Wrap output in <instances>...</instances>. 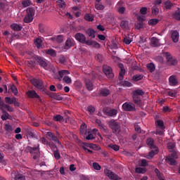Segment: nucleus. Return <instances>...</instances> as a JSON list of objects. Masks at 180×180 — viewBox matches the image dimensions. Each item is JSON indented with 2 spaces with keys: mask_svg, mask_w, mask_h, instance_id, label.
<instances>
[{
  "mask_svg": "<svg viewBox=\"0 0 180 180\" xmlns=\"http://www.w3.org/2000/svg\"><path fill=\"white\" fill-rule=\"evenodd\" d=\"M155 125L158 129H160V130H165V126H164V121L159 120L155 122Z\"/></svg>",
  "mask_w": 180,
  "mask_h": 180,
  "instance_id": "27",
  "label": "nucleus"
},
{
  "mask_svg": "<svg viewBox=\"0 0 180 180\" xmlns=\"http://www.w3.org/2000/svg\"><path fill=\"white\" fill-rule=\"evenodd\" d=\"M64 39V37L63 35H58L57 37H52L51 38V40L54 41L56 40L58 43H61L63 40Z\"/></svg>",
  "mask_w": 180,
  "mask_h": 180,
  "instance_id": "41",
  "label": "nucleus"
},
{
  "mask_svg": "<svg viewBox=\"0 0 180 180\" xmlns=\"http://www.w3.org/2000/svg\"><path fill=\"white\" fill-rule=\"evenodd\" d=\"M21 4L24 8H27V6L32 5V1H30V0H23Z\"/></svg>",
  "mask_w": 180,
  "mask_h": 180,
  "instance_id": "43",
  "label": "nucleus"
},
{
  "mask_svg": "<svg viewBox=\"0 0 180 180\" xmlns=\"http://www.w3.org/2000/svg\"><path fill=\"white\" fill-rule=\"evenodd\" d=\"M163 8H165L167 10H171L174 8V4H172L169 0L166 1L163 4Z\"/></svg>",
  "mask_w": 180,
  "mask_h": 180,
  "instance_id": "28",
  "label": "nucleus"
},
{
  "mask_svg": "<svg viewBox=\"0 0 180 180\" xmlns=\"http://www.w3.org/2000/svg\"><path fill=\"white\" fill-rule=\"evenodd\" d=\"M36 12V10H34V8L33 7H29L26 9V15L23 19L24 23H31V22H33L34 13Z\"/></svg>",
  "mask_w": 180,
  "mask_h": 180,
  "instance_id": "4",
  "label": "nucleus"
},
{
  "mask_svg": "<svg viewBox=\"0 0 180 180\" xmlns=\"http://www.w3.org/2000/svg\"><path fill=\"white\" fill-rule=\"evenodd\" d=\"M103 72H104L105 75H106L107 78H113V71L112 70V68L104 65L103 66Z\"/></svg>",
  "mask_w": 180,
  "mask_h": 180,
  "instance_id": "10",
  "label": "nucleus"
},
{
  "mask_svg": "<svg viewBox=\"0 0 180 180\" xmlns=\"http://www.w3.org/2000/svg\"><path fill=\"white\" fill-rule=\"evenodd\" d=\"M84 19L87 22H93V20H94V15H92L89 14V13H86V15H84Z\"/></svg>",
  "mask_w": 180,
  "mask_h": 180,
  "instance_id": "39",
  "label": "nucleus"
},
{
  "mask_svg": "<svg viewBox=\"0 0 180 180\" xmlns=\"http://www.w3.org/2000/svg\"><path fill=\"white\" fill-rule=\"evenodd\" d=\"M27 95L28 98H31L32 99H34V98H37V99L41 101V99H40V96H39L37 94V93H36V91H34V90L28 91L27 92Z\"/></svg>",
  "mask_w": 180,
  "mask_h": 180,
  "instance_id": "16",
  "label": "nucleus"
},
{
  "mask_svg": "<svg viewBox=\"0 0 180 180\" xmlns=\"http://www.w3.org/2000/svg\"><path fill=\"white\" fill-rule=\"evenodd\" d=\"M11 27L15 32H20V30H22V26L19 25H18L16 23L12 24L11 25Z\"/></svg>",
  "mask_w": 180,
  "mask_h": 180,
  "instance_id": "30",
  "label": "nucleus"
},
{
  "mask_svg": "<svg viewBox=\"0 0 180 180\" xmlns=\"http://www.w3.org/2000/svg\"><path fill=\"white\" fill-rule=\"evenodd\" d=\"M105 175L112 180H122V178L110 170L105 171Z\"/></svg>",
  "mask_w": 180,
  "mask_h": 180,
  "instance_id": "13",
  "label": "nucleus"
},
{
  "mask_svg": "<svg viewBox=\"0 0 180 180\" xmlns=\"http://www.w3.org/2000/svg\"><path fill=\"white\" fill-rule=\"evenodd\" d=\"M146 67L150 72H154L155 71V65L153 63L147 64Z\"/></svg>",
  "mask_w": 180,
  "mask_h": 180,
  "instance_id": "33",
  "label": "nucleus"
},
{
  "mask_svg": "<svg viewBox=\"0 0 180 180\" xmlns=\"http://www.w3.org/2000/svg\"><path fill=\"white\" fill-rule=\"evenodd\" d=\"M46 138L48 140H50L51 141H54L55 143H57V144H61V141L58 139L57 136L54 134V133L51 131L46 132Z\"/></svg>",
  "mask_w": 180,
  "mask_h": 180,
  "instance_id": "11",
  "label": "nucleus"
},
{
  "mask_svg": "<svg viewBox=\"0 0 180 180\" xmlns=\"http://www.w3.org/2000/svg\"><path fill=\"white\" fill-rule=\"evenodd\" d=\"M34 44L37 49H41L43 47V39L41 37L35 38L34 39Z\"/></svg>",
  "mask_w": 180,
  "mask_h": 180,
  "instance_id": "20",
  "label": "nucleus"
},
{
  "mask_svg": "<svg viewBox=\"0 0 180 180\" xmlns=\"http://www.w3.org/2000/svg\"><path fill=\"white\" fill-rule=\"evenodd\" d=\"M49 71H51L52 72V76L53 77V78L55 79H58L59 81H61V79H63V77H64V75H67V74H68V70H59L57 72V70H56V68H54V66L51 65L50 66V69Z\"/></svg>",
  "mask_w": 180,
  "mask_h": 180,
  "instance_id": "2",
  "label": "nucleus"
},
{
  "mask_svg": "<svg viewBox=\"0 0 180 180\" xmlns=\"http://www.w3.org/2000/svg\"><path fill=\"white\" fill-rule=\"evenodd\" d=\"M9 89H11L14 95H18V88H16V86H15L14 84L11 85L9 86Z\"/></svg>",
  "mask_w": 180,
  "mask_h": 180,
  "instance_id": "51",
  "label": "nucleus"
},
{
  "mask_svg": "<svg viewBox=\"0 0 180 180\" xmlns=\"http://www.w3.org/2000/svg\"><path fill=\"white\" fill-rule=\"evenodd\" d=\"M4 108H8V112H13V108L11 107V105L8 104H6L2 98L0 96V109H4Z\"/></svg>",
  "mask_w": 180,
  "mask_h": 180,
  "instance_id": "17",
  "label": "nucleus"
},
{
  "mask_svg": "<svg viewBox=\"0 0 180 180\" xmlns=\"http://www.w3.org/2000/svg\"><path fill=\"white\" fill-rule=\"evenodd\" d=\"M31 83L37 89H39L40 91H44V84L43 83V80L40 79H31Z\"/></svg>",
  "mask_w": 180,
  "mask_h": 180,
  "instance_id": "7",
  "label": "nucleus"
},
{
  "mask_svg": "<svg viewBox=\"0 0 180 180\" xmlns=\"http://www.w3.org/2000/svg\"><path fill=\"white\" fill-rule=\"evenodd\" d=\"M117 11L120 15H123L124 14V12L126 11V8L124 7H118L117 8Z\"/></svg>",
  "mask_w": 180,
  "mask_h": 180,
  "instance_id": "59",
  "label": "nucleus"
},
{
  "mask_svg": "<svg viewBox=\"0 0 180 180\" xmlns=\"http://www.w3.org/2000/svg\"><path fill=\"white\" fill-rule=\"evenodd\" d=\"M46 94L48 95V96H50V98H52V99H55L56 101H63V99H64L61 95L57 93H53L51 91H46Z\"/></svg>",
  "mask_w": 180,
  "mask_h": 180,
  "instance_id": "12",
  "label": "nucleus"
},
{
  "mask_svg": "<svg viewBox=\"0 0 180 180\" xmlns=\"http://www.w3.org/2000/svg\"><path fill=\"white\" fill-rule=\"evenodd\" d=\"M57 4L58 5L59 8H64L65 6H67V4H65V1L64 0H58Z\"/></svg>",
  "mask_w": 180,
  "mask_h": 180,
  "instance_id": "46",
  "label": "nucleus"
},
{
  "mask_svg": "<svg viewBox=\"0 0 180 180\" xmlns=\"http://www.w3.org/2000/svg\"><path fill=\"white\" fill-rule=\"evenodd\" d=\"M172 40L174 43H178L179 40V32L178 31L174 30L172 32Z\"/></svg>",
  "mask_w": 180,
  "mask_h": 180,
  "instance_id": "24",
  "label": "nucleus"
},
{
  "mask_svg": "<svg viewBox=\"0 0 180 180\" xmlns=\"http://www.w3.org/2000/svg\"><path fill=\"white\" fill-rule=\"evenodd\" d=\"M35 61L40 65V67H42V68H44V70H49V63L46 61V59L37 56L35 58Z\"/></svg>",
  "mask_w": 180,
  "mask_h": 180,
  "instance_id": "8",
  "label": "nucleus"
},
{
  "mask_svg": "<svg viewBox=\"0 0 180 180\" xmlns=\"http://www.w3.org/2000/svg\"><path fill=\"white\" fill-rule=\"evenodd\" d=\"M100 94L102 96H108V95L110 94V91H109L108 89H102Z\"/></svg>",
  "mask_w": 180,
  "mask_h": 180,
  "instance_id": "38",
  "label": "nucleus"
},
{
  "mask_svg": "<svg viewBox=\"0 0 180 180\" xmlns=\"http://www.w3.org/2000/svg\"><path fill=\"white\" fill-rule=\"evenodd\" d=\"M75 38L77 41H79V43H82V44H84V43H85V40H86V37H85L84 34L79 32L75 35Z\"/></svg>",
  "mask_w": 180,
  "mask_h": 180,
  "instance_id": "14",
  "label": "nucleus"
},
{
  "mask_svg": "<svg viewBox=\"0 0 180 180\" xmlns=\"http://www.w3.org/2000/svg\"><path fill=\"white\" fill-rule=\"evenodd\" d=\"M120 26H121L122 29H127V27L129 26V22L122 21L120 23Z\"/></svg>",
  "mask_w": 180,
  "mask_h": 180,
  "instance_id": "61",
  "label": "nucleus"
},
{
  "mask_svg": "<svg viewBox=\"0 0 180 180\" xmlns=\"http://www.w3.org/2000/svg\"><path fill=\"white\" fill-rule=\"evenodd\" d=\"M27 136L30 137V139H37V136L31 130H28L27 132Z\"/></svg>",
  "mask_w": 180,
  "mask_h": 180,
  "instance_id": "56",
  "label": "nucleus"
},
{
  "mask_svg": "<svg viewBox=\"0 0 180 180\" xmlns=\"http://www.w3.org/2000/svg\"><path fill=\"white\" fill-rule=\"evenodd\" d=\"M63 82H65V84H71V82H72L71 77L68 76H64L63 78Z\"/></svg>",
  "mask_w": 180,
  "mask_h": 180,
  "instance_id": "54",
  "label": "nucleus"
},
{
  "mask_svg": "<svg viewBox=\"0 0 180 180\" xmlns=\"http://www.w3.org/2000/svg\"><path fill=\"white\" fill-rule=\"evenodd\" d=\"M171 154L169 155L167 157H170L171 158H173L174 160H176V158H178V155H176V152L172 150L170 151Z\"/></svg>",
  "mask_w": 180,
  "mask_h": 180,
  "instance_id": "60",
  "label": "nucleus"
},
{
  "mask_svg": "<svg viewBox=\"0 0 180 180\" xmlns=\"http://www.w3.org/2000/svg\"><path fill=\"white\" fill-rule=\"evenodd\" d=\"M53 157L56 158V160H60V158H61L58 149L53 150Z\"/></svg>",
  "mask_w": 180,
  "mask_h": 180,
  "instance_id": "48",
  "label": "nucleus"
},
{
  "mask_svg": "<svg viewBox=\"0 0 180 180\" xmlns=\"http://www.w3.org/2000/svg\"><path fill=\"white\" fill-rule=\"evenodd\" d=\"M146 168H143V167H136L135 169V172H136V174H146Z\"/></svg>",
  "mask_w": 180,
  "mask_h": 180,
  "instance_id": "50",
  "label": "nucleus"
},
{
  "mask_svg": "<svg viewBox=\"0 0 180 180\" xmlns=\"http://www.w3.org/2000/svg\"><path fill=\"white\" fill-rule=\"evenodd\" d=\"M58 60L60 64H65V62L67 61L65 56H64L63 55L59 56Z\"/></svg>",
  "mask_w": 180,
  "mask_h": 180,
  "instance_id": "42",
  "label": "nucleus"
},
{
  "mask_svg": "<svg viewBox=\"0 0 180 180\" xmlns=\"http://www.w3.org/2000/svg\"><path fill=\"white\" fill-rule=\"evenodd\" d=\"M40 146L38 145L37 146H27L26 148V152L27 153H30L32 155H34L33 156V160H37V158L39 155H40Z\"/></svg>",
  "mask_w": 180,
  "mask_h": 180,
  "instance_id": "5",
  "label": "nucleus"
},
{
  "mask_svg": "<svg viewBox=\"0 0 180 180\" xmlns=\"http://www.w3.org/2000/svg\"><path fill=\"white\" fill-rule=\"evenodd\" d=\"M80 133H82V134L86 133V124L85 123L82 124L80 127Z\"/></svg>",
  "mask_w": 180,
  "mask_h": 180,
  "instance_id": "53",
  "label": "nucleus"
},
{
  "mask_svg": "<svg viewBox=\"0 0 180 180\" xmlns=\"http://www.w3.org/2000/svg\"><path fill=\"white\" fill-rule=\"evenodd\" d=\"M108 127L111 129L113 134H119L122 131V127L120 126V123L117 122V121L115 120H111L108 122Z\"/></svg>",
  "mask_w": 180,
  "mask_h": 180,
  "instance_id": "3",
  "label": "nucleus"
},
{
  "mask_svg": "<svg viewBox=\"0 0 180 180\" xmlns=\"http://www.w3.org/2000/svg\"><path fill=\"white\" fill-rule=\"evenodd\" d=\"M158 22H160V20L158 18H153L148 21V25L150 26H155V25H157Z\"/></svg>",
  "mask_w": 180,
  "mask_h": 180,
  "instance_id": "35",
  "label": "nucleus"
},
{
  "mask_svg": "<svg viewBox=\"0 0 180 180\" xmlns=\"http://www.w3.org/2000/svg\"><path fill=\"white\" fill-rule=\"evenodd\" d=\"M54 122H59L60 123H64V117L61 115H56L53 116Z\"/></svg>",
  "mask_w": 180,
  "mask_h": 180,
  "instance_id": "29",
  "label": "nucleus"
},
{
  "mask_svg": "<svg viewBox=\"0 0 180 180\" xmlns=\"http://www.w3.org/2000/svg\"><path fill=\"white\" fill-rule=\"evenodd\" d=\"M15 99H16L15 97H5L4 98L6 103H8L9 105H13L15 102Z\"/></svg>",
  "mask_w": 180,
  "mask_h": 180,
  "instance_id": "34",
  "label": "nucleus"
},
{
  "mask_svg": "<svg viewBox=\"0 0 180 180\" xmlns=\"http://www.w3.org/2000/svg\"><path fill=\"white\" fill-rule=\"evenodd\" d=\"M86 34L91 37V39H95L96 37V32L92 28H89L86 30Z\"/></svg>",
  "mask_w": 180,
  "mask_h": 180,
  "instance_id": "23",
  "label": "nucleus"
},
{
  "mask_svg": "<svg viewBox=\"0 0 180 180\" xmlns=\"http://www.w3.org/2000/svg\"><path fill=\"white\" fill-rule=\"evenodd\" d=\"M108 147L114 150V151H119V150H120V146H119V145H116L113 143H110V145H108Z\"/></svg>",
  "mask_w": 180,
  "mask_h": 180,
  "instance_id": "44",
  "label": "nucleus"
},
{
  "mask_svg": "<svg viewBox=\"0 0 180 180\" xmlns=\"http://www.w3.org/2000/svg\"><path fill=\"white\" fill-rule=\"evenodd\" d=\"M46 54H48V56H51V57H56V56H57L56 50L51 49L46 50Z\"/></svg>",
  "mask_w": 180,
  "mask_h": 180,
  "instance_id": "31",
  "label": "nucleus"
},
{
  "mask_svg": "<svg viewBox=\"0 0 180 180\" xmlns=\"http://www.w3.org/2000/svg\"><path fill=\"white\" fill-rule=\"evenodd\" d=\"M159 12H160V10L158 9V6L157 5H154L152 7V14L157 15H158Z\"/></svg>",
  "mask_w": 180,
  "mask_h": 180,
  "instance_id": "40",
  "label": "nucleus"
},
{
  "mask_svg": "<svg viewBox=\"0 0 180 180\" xmlns=\"http://www.w3.org/2000/svg\"><path fill=\"white\" fill-rule=\"evenodd\" d=\"M107 115L110 117H113L114 116H116V115H117V111L115 109H112L107 112Z\"/></svg>",
  "mask_w": 180,
  "mask_h": 180,
  "instance_id": "37",
  "label": "nucleus"
},
{
  "mask_svg": "<svg viewBox=\"0 0 180 180\" xmlns=\"http://www.w3.org/2000/svg\"><path fill=\"white\" fill-rule=\"evenodd\" d=\"M26 178L22 174H18L15 177V180H25Z\"/></svg>",
  "mask_w": 180,
  "mask_h": 180,
  "instance_id": "64",
  "label": "nucleus"
},
{
  "mask_svg": "<svg viewBox=\"0 0 180 180\" xmlns=\"http://www.w3.org/2000/svg\"><path fill=\"white\" fill-rule=\"evenodd\" d=\"M165 57L167 59V65H176L178 64V60H176V58L172 57L171 53L169 52L165 53Z\"/></svg>",
  "mask_w": 180,
  "mask_h": 180,
  "instance_id": "6",
  "label": "nucleus"
},
{
  "mask_svg": "<svg viewBox=\"0 0 180 180\" xmlns=\"http://www.w3.org/2000/svg\"><path fill=\"white\" fill-rule=\"evenodd\" d=\"M95 8L97 11H103L105 6L102 5L101 3H95Z\"/></svg>",
  "mask_w": 180,
  "mask_h": 180,
  "instance_id": "45",
  "label": "nucleus"
},
{
  "mask_svg": "<svg viewBox=\"0 0 180 180\" xmlns=\"http://www.w3.org/2000/svg\"><path fill=\"white\" fill-rule=\"evenodd\" d=\"M75 45V41H74V39L68 38L65 41V49L66 50H68L71 49V47H74Z\"/></svg>",
  "mask_w": 180,
  "mask_h": 180,
  "instance_id": "15",
  "label": "nucleus"
},
{
  "mask_svg": "<svg viewBox=\"0 0 180 180\" xmlns=\"http://www.w3.org/2000/svg\"><path fill=\"white\" fill-rule=\"evenodd\" d=\"M122 109L125 112H134L136 111V105L126 102L122 105Z\"/></svg>",
  "mask_w": 180,
  "mask_h": 180,
  "instance_id": "9",
  "label": "nucleus"
},
{
  "mask_svg": "<svg viewBox=\"0 0 180 180\" xmlns=\"http://www.w3.org/2000/svg\"><path fill=\"white\" fill-rule=\"evenodd\" d=\"M131 41H133V40L129 39V37H124L123 39V42L127 45L130 44V43H131Z\"/></svg>",
  "mask_w": 180,
  "mask_h": 180,
  "instance_id": "63",
  "label": "nucleus"
},
{
  "mask_svg": "<svg viewBox=\"0 0 180 180\" xmlns=\"http://www.w3.org/2000/svg\"><path fill=\"white\" fill-rule=\"evenodd\" d=\"M143 78V75H136L134 76H133L132 79L133 81H141V79Z\"/></svg>",
  "mask_w": 180,
  "mask_h": 180,
  "instance_id": "58",
  "label": "nucleus"
},
{
  "mask_svg": "<svg viewBox=\"0 0 180 180\" xmlns=\"http://www.w3.org/2000/svg\"><path fill=\"white\" fill-rule=\"evenodd\" d=\"M146 143L147 146H148L149 148H158L155 144H154V139L153 138H148L146 140Z\"/></svg>",
  "mask_w": 180,
  "mask_h": 180,
  "instance_id": "26",
  "label": "nucleus"
},
{
  "mask_svg": "<svg viewBox=\"0 0 180 180\" xmlns=\"http://www.w3.org/2000/svg\"><path fill=\"white\" fill-rule=\"evenodd\" d=\"M96 123L97 124H98V126H99V127H100V129H101V130H103L104 131H106V128L105 127V125H103V124H102V122H101V120H98V119L96 120Z\"/></svg>",
  "mask_w": 180,
  "mask_h": 180,
  "instance_id": "49",
  "label": "nucleus"
},
{
  "mask_svg": "<svg viewBox=\"0 0 180 180\" xmlns=\"http://www.w3.org/2000/svg\"><path fill=\"white\" fill-rule=\"evenodd\" d=\"M144 95V91L141 89H136L134 91L132 99L135 105H137L139 107L143 106V103L141 102V97Z\"/></svg>",
  "mask_w": 180,
  "mask_h": 180,
  "instance_id": "1",
  "label": "nucleus"
},
{
  "mask_svg": "<svg viewBox=\"0 0 180 180\" xmlns=\"http://www.w3.org/2000/svg\"><path fill=\"white\" fill-rule=\"evenodd\" d=\"M150 46L152 47H160V46H161L160 44V39L155 37L150 38Z\"/></svg>",
  "mask_w": 180,
  "mask_h": 180,
  "instance_id": "19",
  "label": "nucleus"
},
{
  "mask_svg": "<svg viewBox=\"0 0 180 180\" xmlns=\"http://www.w3.org/2000/svg\"><path fill=\"white\" fill-rule=\"evenodd\" d=\"M6 110H8V108H1V110L2 111V113L4 115H2L1 117V119L3 121L8 120L9 119V113L6 112Z\"/></svg>",
  "mask_w": 180,
  "mask_h": 180,
  "instance_id": "25",
  "label": "nucleus"
},
{
  "mask_svg": "<svg viewBox=\"0 0 180 180\" xmlns=\"http://www.w3.org/2000/svg\"><path fill=\"white\" fill-rule=\"evenodd\" d=\"M85 85L87 91H93L94 89V82H92V80L89 79H86L85 81Z\"/></svg>",
  "mask_w": 180,
  "mask_h": 180,
  "instance_id": "21",
  "label": "nucleus"
},
{
  "mask_svg": "<svg viewBox=\"0 0 180 180\" xmlns=\"http://www.w3.org/2000/svg\"><path fill=\"white\" fill-rule=\"evenodd\" d=\"M169 82L171 86H176V85L178 84V79H176V76H170L169 77Z\"/></svg>",
  "mask_w": 180,
  "mask_h": 180,
  "instance_id": "22",
  "label": "nucleus"
},
{
  "mask_svg": "<svg viewBox=\"0 0 180 180\" xmlns=\"http://www.w3.org/2000/svg\"><path fill=\"white\" fill-rule=\"evenodd\" d=\"M6 6H8V5L6 3L0 2V11H2L3 12H6Z\"/></svg>",
  "mask_w": 180,
  "mask_h": 180,
  "instance_id": "55",
  "label": "nucleus"
},
{
  "mask_svg": "<svg viewBox=\"0 0 180 180\" xmlns=\"http://www.w3.org/2000/svg\"><path fill=\"white\" fill-rule=\"evenodd\" d=\"M150 151L146 155V158L151 160L154 155L158 154V148H152Z\"/></svg>",
  "mask_w": 180,
  "mask_h": 180,
  "instance_id": "18",
  "label": "nucleus"
},
{
  "mask_svg": "<svg viewBox=\"0 0 180 180\" xmlns=\"http://www.w3.org/2000/svg\"><path fill=\"white\" fill-rule=\"evenodd\" d=\"M6 131H8V133H11L12 131V126L6 124L4 127Z\"/></svg>",
  "mask_w": 180,
  "mask_h": 180,
  "instance_id": "62",
  "label": "nucleus"
},
{
  "mask_svg": "<svg viewBox=\"0 0 180 180\" xmlns=\"http://www.w3.org/2000/svg\"><path fill=\"white\" fill-rule=\"evenodd\" d=\"M166 161L167 164H169V165H176V160L175 159L171 158V157H167L166 158Z\"/></svg>",
  "mask_w": 180,
  "mask_h": 180,
  "instance_id": "32",
  "label": "nucleus"
},
{
  "mask_svg": "<svg viewBox=\"0 0 180 180\" xmlns=\"http://www.w3.org/2000/svg\"><path fill=\"white\" fill-rule=\"evenodd\" d=\"M155 173L157 175V177L158 178L159 180L162 179L164 178V175L160 172L158 169H155Z\"/></svg>",
  "mask_w": 180,
  "mask_h": 180,
  "instance_id": "47",
  "label": "nucleus"
},
{
  "mask_svg": "<svg viewBox=\"0 0 180 180\" xmlns=\"http://www.w3.org/2000/svg\"><path fill=\"white\" fill-rule=\"evenodd\" d=\"M172 16L175 20H180V9L179 8L176 11H175Z\"/></svg>",
  "mask_w": 180,
  "mask_h": 180,
  "instance_id": "36",
  "label": "nucleus"
},
{
  "mask_svg": "<svg viewBox=\"0 0 180 180\" xmlns=\"http://www.w3.org/2000/svg\"><path fill=\"white\" fill-rule=\"evenodd\" d=\"M89 147V148H92L93 150H96V151H99V150H101L99 146L94 143H90Z\"/></svg>",
  "mask_w": 180,
  "mask_h": 180,
  "instance_id": "52",
  "label": "nucleus"
},
{
  "mask_svg": "<svg viewBox=\"0 0 180 180\" xmlns=\"http://www.w3.org/2000/svg\"><path fill=\"white\" fill-rule=\"evenodd\" d=\"M124 74H126V70H120L119 75L120 81H123V78H124Z\"/></svg>",
  "mask_w": 180,
  "mask_h": 180,
  "instance_id": "57",
  "label": "nucleus"
}]
</instances>
